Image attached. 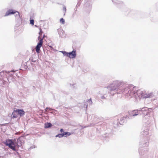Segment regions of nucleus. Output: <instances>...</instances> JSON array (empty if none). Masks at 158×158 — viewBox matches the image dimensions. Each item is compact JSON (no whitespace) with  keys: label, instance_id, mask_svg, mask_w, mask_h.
I'll use <instances>...</instances> for the list:
<instances>
[{"label":"nucleus","instance_id":"22","mask_svg":"<svg viewBox=\"0 0 158 158\" xmlns=\"http://www.w3.org/2000/svg\"><path fill=\"white\" fill-rule=\"evenodd\" d=\"M40 32L39 33L40 35L38 37L39 39H40V36H41V35L42 34V29L41 28L40 29Z\"/></svg>","mask_w":158,"mask_h":158},{"label":"nucleus","instance_id":"5","mask_svg":"<svg viewBox=\"0 0 158 158\" xmlns=\"http://www.w3.org/2000/svg\"><path fill=\"white\" fill-rule=\"evenodd\" d=\"M14 14H15V15L16 19L20 18L19 12L17 11H15L12 9H10L7 10L4 16L6 17Z\"/></svg>","mask_w":158,"mask_h":158},{"label":"nucleus","instance_id":"33","mask_svg":"<svg viewBox=\"0 0 158 158\" xmlns=\"http://www.w3.org/2000/svg\"><path fill=\"white\" fill-rule=\"evenodd\" d=\"M126 118H129V117H128L127 116Z\"/></svg>","mask_w":158,"mask_h":158},{"label":"nucleus","instance_id":"4","mask_svg":"<svg viewBox=\"0 0 158 158\" xmlns=\"http://www.w3.org/2000/svg\"><path fill=\"white\" fill-rule=\"evenodd\" d=\"M4 143L13 150L16 151V148H15V142H13L12 140L7 139L4 142Z\"/></svg>","mask_w":158,"mask_h":158},{"label":"nucleus","instance_id":"8","mask_svg":"<svg viewBox=\"0 0 158 158\" xmlns=\"http://www.w3.org/2000/svg\"><path fill=\"white\" fill-rule=\"evenodd\" d=\"M43 44V39H41L38 43L37 46L35 47V50L36 52L38 53L40 52V47L42 46Z\"/></svg>","mask_w":158,"mask_h":158},{"label":"nucleus","instance_id":"2","mask_svg":"<svg viewBox=\"0 0 158 158\" xmlns=\"http://www.w3.org/2000/svg\"><path fill=\"white\" fill-rule=\"evenodd\" d=\"M124 88L123 93L126 94V96L129 98L135 97L137 98V97L140 98V94H138V92L136 91L135 87L133 85H126Z\"/></svg>","mask_w":158,"mask_h":158},{"label":"nucleus","instance_id":"24","mask_svg":"<svg viewBox=\"0 0 158 158\" xmlns=\"http://www.w3.org/2000/svg\"><path fill=\"white\" fill-rule=\"evenodd\" d=\"M48 110H49V111H51V110H52V109L51 108H48V107H47L46 108V109H45L46 111H47Z\"/></svg>","mask_w":158,"mask_h":158},{"label":"nucleus","instance_id":"29","mask_svg":"<svg viewBox=\"0 0 158 158\" xmlns=\"http://www.w3.org/2000/svg\"><path fill=\"white\" fill-rule=\"evenodd\" d=\"M63 10L65 11H65L66 10V7H64L63 8Z\"/></svg>","mask_w":158,"mask_h":158},{"label":"nucleus","instance_id":"17","mask_svg":"<svg viewBox=\"0 0 158 158\" xmlns=\"http://www.w3.org/2000/svg\"><path fill=\"white\" fill-rule=\"evenodd\" d=\"M126 117H123L121 118L120 121L119 122V123L120 124H122L123 123L124 121V119L126 118Z\"/></svg>","mask_w":158,"mask_h":158},{"label":"nucleus","instance_id":"14","mask_svg":"<svg viewBox=\"0 0 158 158\" xmlns=\"http://www.w3.org/2000/svg\"><path fill=\"white\" fill-rule=\"evenodd\" d=\"M52 126V124L50 123H47L45 124V128H48L51 127Z\"/></svg>","mask_w":158,"mask_h":158},{"label":"nucleus","instance_id":"20","mask_svg":"<svg viewBox=\"0 0 158 158\" xmlns=\"http://www.w3.org/2000/svg\"><path fill=\"white\" fill-rule=\"evenodd\" d=\"M60 22L62 24H64V22H65V21H64V19L62 18H61L60 19Z\"/></svg>","mask_w":158,"mask_h":158},{"label":"nucleus","instance_id":"1","mask_svg":"<svg viewBox=\"0 0 158 158\" xmlns=\"http://www.w3.org/2000/svg\"><path fill=\"white\" fill-rule=\"evenodd\" d=\"M126 85L123 82L116 80L114 81L107 87L103 89V91H106L107 89L110 91H114L117 94L123 93L124 88Z\"/></svg>","mask_w":158,"mask_h":158},{"label":"nucleus","instance_id":"3","mask_svg":"<svg viewBox=\"0 0 158 158\" xmlns=\"http://www.w3.org/2000/svg\"><path fill=\"white\" fill-rule=\"evenodd\" d=\"M138 94H140V98L142 97L143 98H151L153 97V95L152 92H147L145 91L139 90Z\"/></svg>","mask_w":158,"mask_h":158},{"label":"nucleus","instance_id":"28","mask_svg":"<svg viewBox=\"0 0 158 158\" xmlns=\"http://www.w3.org/2000/svg\"><path fill=\"white\" fill-rule=\"evenodd\" d=\"M139 153L140 154H141V155H142V152H141V149H140L139 150Z\"/></svg>","mask_w":158,"mask_h":158},{"label":"nucleus","instance_id":"32","mask_svg":"<svg viewBox=\"0 0 158 158\" xmlns=\"http://www.w3.org/2000/svg\"><path fill=\"white\" fill-rule=\"evenodd\" d=\"M102 94H106V93H104V92H103V93H102Z\"/></svg>","mask_w":158,"mask_h":158},{"label":"nucleus","instance_id":"13","mask_svg":"<svg viewBox=\"0 0 158 158\" xmlns=\"http://www.w3.org/2000/svg\"><path fill=\"white\" fill-rule=\"evenodd\" d=\"M18 114H17L16 110H15L12 113V115H13L12 118H17L18 117Z\"/></svg>","mask_w":158,"mask_h":158},{"label":"nucleus","instance_id":"16","mask_svg":"<svg viewBox=\"0 0 158 158\" xmlns=\"http://www.w3.org/2000/svg\"><path fill=\"white\" fill-rule=\"evenodd\" d=\"M61 52L63 54L64 56H66L69 57V52H67L66 51H61Z\"/></svg>","mask_w":158,"mask_h":158},{"label":"nucleus","instance_id":"12","mask_svg":"<svg viewBox=\"0 0 158 158\" xmlns=\"http://www.w3.org/2000/svg\"><path fill=\"white\" fill-rule=\"evenodd\" d=\"M16 110L17 113V114L18 115H19L20 116H23L24 114V112L22 110L17 109Z\"/></svg>","mask_w":158,"mask_h":158},{"label":"nucleus","instance_id":"15","mask_svg":"<svg viewBox=\"0 0 158 158\" xmlns=\"http://www.w3.org/2000/svg\"><path fill=\"white\" fill-rule=\"evenodd\" d=\"M63 136L66 137L69 136L71 135V133L68 132H65L63 133Z\"/></svg>","mask_w":158,"mask_h":158},{"label":"nucleus","instance_id":"21","mask_svg":"<svg viewBox=\"0 0 158 158\" xmlns=\"http://www.w3.org/2000/svg\"><path fill=\"white\" fill-rule=\"evenodd\" d=\"M87 102L89 103V104H91L92 103L91 99L90 98L89 99L86 100Z\"/></svg>","mask_w":158,"mask_h":158},{"label":"nucleus","instance_id":"26","mask_svg":"<svg viewBox=\"0 0 158 158\" xmlns=\"http://www.w3.org/2000/svg\"><path fill=\"white\" fill-rule=\"evenodd\" d=\"M31 61L33 62H35L36 61V60H34L32 59L31 60Z\"/></svg>","mask_w":158,"mask_h":158},{"label":"nucleus","instance_id":"27","mask_svg":"<svg viewBox=\"0 0 158 158\" xmlns=\"http://www.w3.org/2000/svg\"><path fill=\"white\" fill-rule=\"evenodd\" d=\"M101 98L102 99H104L105 98L104 96H102L101 97Z\"/></svg>","mask_w":158,"mask_h":158},{"label":"nucleus","instance_id":"7","mask_svg":"<svg viewBox=\"0 0 158 158\" xmlns=\"http://www.w3.org/2000/svg\"><path fill=\"white\" fill-rule=\"evenodd\" d=\"M139 109V114L143 117L148 115L149 113V109L147 107H144Z\"/></svg>","mask_w":158,"mask_h":158},{"label":"nucleus","instance_id":"31","mask_svg":"<svg viewBox=\"0 0 158 158\" xmlns=\"http://www.w3.org/2000/svg\"><path fill=\"white\" fill-rule=\"evenodd\" d=\"M86 127L85 126V127H82V129H83V128H84Z\"/></svg>","mask_w":158,"mask_h":158},{"label":"nucleus","instance_id":"6","mask_svg":"<svg viewBox=\"0 0 158 158\" xmlns=\"http://www.w3.org/2000/svg\"><path fill=\"white\" fill-rule=\"evenodd\" d=\"M149 145V142L147 139H141L139 143V146L140 148L147 147Z\"/></svg>","mask_w":158,"mask_h":158},{"label":"nucleus","instance_id":"25","mask_svg":"<svg viewBox=\"0 0 158 158\" xmlns=\"http://www.w3.org/2000/svg\"><path fill=\"white\" fill-rule=\"evenodd\" d=\"M60 132L61 133H62V132H64V129H60Z\"/></svg>","mask_w":158,"mask_h":158},{"label":"nucleus","instance_id":"9","mask_svg":"<svg viewBox=\"0 0 158 158\" xmlns=\"http://www.w3.org/2000/svg\"><path fill=\"white\" fill-rule=\"evenodd\" d=\"M22 142L19 139L15 140V148H16V151L17 149L19 148V147L22 145Z\"/></svg>","mask_w":158,"mask_h":158},{"label":"nucleus","instance_id":"19","mask_svg":"<svg viewBox=\"0 0 158 158\" xmlns=\"http://www.w3.org/2000/svg\"><path fill=\"white\" fill-rule=\"evenodd\" d=\"M148 131H143L141 132V133L143 135H147L148 134Z\"/></svg>","mask_w":158,"mask_h":158},{"label":"nucleus","instance_id":"23","mask_svg":"<svg viewBox=\"0 0 158 158\" xmlns=\"http://www.w3.org/2000/svg\"><path fill=\"white\" fill-rule=\"evenodd\" d=\"M30 23L32 25H33L34 24V20L33 19L31 20L30 21Z\"/></svg>","mask_w":158,"mask_h":158},{"label":"nucleus","instance_id":"30","mask_svg":"<svg viewBox=\"0 0 158 158\" xmlns=\"http://www.w3.org/2000/svg\"><path fill=\"white\" fill-rule=\"evenodd\" d=\"M87 105H86H86H85V106H84V107H85L86 108H87Z\"/></svg>","mask_w":158,"mask_h":158},{"label":"nucleus","instance_id":"18","mask_svg":"<svg viewBox=\"0 0 158 158\" xmlns=\"http://www.w3.org/2000/svg\"><path fill=\"white\" fill-rule=\"evenodd\" d=\"M63 136V134L62 133V134H59L56 136V137H58L59 138H61Z\"/></svg>","mask_w":158,"mask_h":158},{"label":"nucleus","instance_id":"10","mask_svg":"<svg viewBox=\"0 0 158 158\" xmlns=\"http://www.w3.org/2000/svg\"><path fill=\"white\" fill-rule=\"evenodd\" d=\"M69 57L70 58H75L76 56V52L75 50H73L72 51L69 52Z\"/></svg>","mask_w":158,"mask_h":158},{"label":"nucleus","instance_id":"11","mask_svg":"<svg viewBox=\"0 0 158 158\" xmlns=\"http://www.w3.org/2000/svg\"><path fill=\"white\" fill-rule=\"evenodd\" d=\"M139 114V109L133 110L130 114V116H135Z\"/></svg>","mask_w":158,"mask_h":158}]
</instances>
